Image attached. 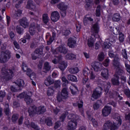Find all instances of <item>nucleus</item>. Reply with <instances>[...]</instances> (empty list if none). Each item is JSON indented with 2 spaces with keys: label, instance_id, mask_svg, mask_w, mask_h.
<instances>
[{
  "label": "nucleus",
  "instance_id": "c756f323",
  "mask_svg": "<svg viewBox=\"0 0 130 130\" xmlns=\"http://www.w3.org/2000/svg\"><path fill=\"white\" fill-rule=\"evenodd\" d=\"M123 73H124V71L121 68L119 67L118 68H116L115 75H117V76H122Z\"/></svg>",
  "mask_w": 130,
  "mask_h": 130
},
{
  "label": "nucleus",
  "instance_id": "412c9836",
  "mask_svg": "<svg viewBox=\"0 0 130 130\" xmlns=\"http://www.w3.org/2000/svg\"><path fill=\"white\" fill-rule=\"evenodd\" d=\"M58 68L60 71L63 72V71H64V70L68 68V62H66L65 61H61L59 64Z\"/></svg>",
  "mask_w": 130,
  "mask_h": 130
},
{
  "label": "nucleus",
  "instance_id": "e433bc0d",
  "mask_svg": "<svg viewBox=\"0 0 130 130\" xmlns=\"http://www.w3.org/2000/svg\"><path fill=\"white\" fill-rule=\"evenodd\" d=\"M96 17H100L101 16V5H98L95 10Z\"/></svg>",
  "mask_w": 130,
  "mask_h": 130
},
{
  "label": "nucleus",
  "instance_id": "2f4dec72",
  "mask_svg": "<svg viewBox=\"0 0 130 130\" xmlns=\"http://www.w3.org/2000/svg\"><path fill=\"white\" fill-rule=\"evenodd\" d=\"M54 94V89L53 88V86H50L48 88L47 91V96H52Z\"/></svg>",
  "mask_w": 130,
  "mask_h": 130
},
{
  "label": "nucleus",
  "instance_id": "3c124183",
  "mask_svg": "<svg viewBox=\"0 0 130 130\" xmlns=\"http://www.w3.org/2000/svg\"><path fill=\"white\" fill-rule=\"evenodd\" d=\"M91 120L93 127H97L98 126V121H96V119L92 118Z\"/></svg>",
  "mask_w": 130,
  "mask_h": 130
},
{
  "label": "nucleus",
  "instance_id": "7ed1b4c3",
  "mask_svg": "<svg viewBox=\"0 0 130 130\" xmlns=\"http://www.w3.org/2000/svg\"><path fill=\"white\" fill-rule=\"evenodd\" d=\"M68 119H71V121L68 122V130H75L77 128L78 125V122L77 121V117L74 114H70L68 116Z\"/></svg>",
  "mask_w": 130,
  "mask_h": 130
},
{
  "label": "nucleus",
  "instance_id": "ddd939ff",
  "mask_svg": "<svg viewBox=\"0 0 130 130\" xmlns=\"http://www.w3.org/2000/svg\"><path fill=\"white\" fill-rule=\"evenodd\" d=\"M113 67L114 69H118L120 68V62L119 61V57L118 56H116L113 60Z\"/></svg>",
  "mask_w": 130,
  "mask_h": 130
},
{
  "label": "nucleus",
  "instance_id": "a18cd8bd",
  "mask_svg": "<svg viewBox=\"0 0 130 130\" xmlns=\"http://www.w3.org/2000/svg\"><path fill=\"white\" fill-rule=\"evenodd\" d=\"M113 33L114 35H119L121 32H120L118 27H115L113 28Z\"/></svg>",
  "mask_w": 130,
  "mask_h": 130
},
{
  "label": "nucleus",
  "instance_id": "2eb2a0df",
  "mask_svg": "<svg viewBox=\"0 0 130 130\" xmlns=\"http://www.w3.org/2000/svg\"><path fill=\"white\" fill-rule=\"evenodd\" d=\"M99 25L98 24V23H95L92 25V31L93 32V36H95L96 35L98 34L99 33Z\"/></svg>",
  "mask_w": 130,
  "mask_h": 130
},
{
  "label": "nucleus",
  "instance_id": "de8ad7c7",
  "mask_svg": "<svg viewBox=\"0 0 130 130\" xmlns=\"http://www.w3.org/2000/svg\"><path fill=\"white\" fill-rule=\"evenodd\" d=\"M119 41L120 43H122L124 41V35L122 32L119 34Z\"/></svg>",
  "mask_w": 130,
  "mask_h": 130
},
{
  "label": "nucleus",
  "instance_id": "a19ab883",
  "mask_svg": "<svg viewBox=\"0 0 130 130\" xmlns=\"http://www.w3.org/2000/svg\"><path fill=\"white\" fill-rule=\"evenodd\" d=\"M53 84V88H54V89H58L59 88H60V81L57 80L55 81V82L54 81Z\"/></svg>",
  "mask_w": 130,
  "mask_h": 130
},
{
  "label": "nucleus",
  "instance_id": "1a4fd4ad",
  "mask_svg": "<svg viewBox=\"0 0 130 130\" xmlns=\"http://www.w3.org/2000/svg\"><path fill=\"white\" fill-rule=\"evenodd\" d=\"M119 76L116 74H114L113 77L111 79V83L113 86H119L120 84L119 82Z\"/></svg>",
  "mask_w": 130,
  "mask_h": 130
},
{
  "label": "nucleus",
  "instance_id": "dca6fc26",
  "mask_svg": "<svg viewBox=\"0 0 130 130\" xmlns=\"http://www.w3.org/2000/svg\"><path fill=\"white\" fill-rule=\"evenodd\" d=\"M19 23L23 28H27L29 26V22H28L26 17H23L22 19L19 20Z\"/></svg>",
  "mask_w": 130,
  "mask_h": 130
},
{
  "label": "nucleus",
  "instance_id": "f3484780",
  "mask_svg": "<svg viewBox=\"0 0 130 130\" xmlns=\"http://www.w3.org/2000/svg\"><path fill=\"white\" fill-rule=\"evenodd\" d=\"M54 83V80L51 78V76H48L44 81V84L47 87L50 86V85H52Z\"/></svg>",
  "mask_w": 130,
  "mask_h": 130
},
{
  "label": "nucleus",
  "instance_id": "20e7f679",
  "mask_svg": "<svg viewBox=\"0 0 130 130\" xmlns=\"http://www.w3.org/2000/svg\"><path fill=\"white\" fill-rule=\"evenodd\" d=\"M11 58V51L8 50L1 51L0 54V62L1 63H6L9 61V59Z\"/></svg>",
  "mask_w": 130,
  "mask_h": 130
},
{
  "label": "nucleus",
  "instance_id": "603ef678",
  "mask_svg": "<svg viewBox=\"0 0 130 130\" xmlns=\"http://www.w3.org/2000/svg\"><path fill=\"white\" fill-rule=\"evenodd\" d=\"M109 62H110V60L109 58H107L103 61V65L104 67L107 68L109 66Z\"/></svg>",
  "mask_w": 130,
  "mask_h": 130
},
{
  "label": "nucleus",
  "instance_id": "49530a36",
  "mask_svg": "<svg viewBox=\"0 0 130 130\" xmlns=\"http://www.w3.org/2000/svg\"><path fill=\"white\" fill-rule=\"evenodd\" d=\"M63 96L64 95H63L61 94H58L57 95V101H58V102H61V101H62V100H66L67 99H64Z\"/></svg>",
  "mask_w": 130,
  "mask_h": 130
},
{
  "label": "nucleus",
  "instance_id": "6e6d98bb",
  "mask_svg": "<svg viewBox=\"0 0 130 130\" xmlns=\"http://www.w3.org/2000/svg\"><path fill=\"white\" fill-rule=\"evenodd\" d=\"M21 69H22L23 72H26L29 68H28V66H27V64L26 63H25L24 62H23L22 63Z\"/></svg>",
  "mask_w": 130,
  "mask_h": 130
},
{
  "label": "nucleus",
  "instance_id": "f704fd0d",
  "mask_svg": "<svg viewBox=\"0 0 130 130\" xmlns=\"http://www.w3.org/2000/svg\"><path fill=\"white\" fill-rule=\"evenodd\" d=\"M33 7H34V4H33V1L28 0L26 8L28 9V10H33Z\"/></svg>",
  "mask_w": 130,
  "mask_h": 130
},
{
  "label": "nucleus",
  "instance_id": "5701e85b",
  "mask_svg": "<svg viewBox=\"0 0 130 130\" xmlns=\"http://www.w3.org/2000/svg\"><path fill=\"white\" fill-rule=\"evenodd\" d=\"M51 69V66H50V65L49 64V62L47 61L45 62L44 64V67H43L44 73H47L48 72H49Z\"/></svg>",
  "mask_w": 130,
  "mask_h": 130
},
{
  "label": "nucleus",
  "instance_id": "bf43d9fd",
  "mask_svg": "<svg viewBox=\"0 0 130 130\" xmlns=\"http://www.w3.org/2000/svg\"><path fill=\"white\" fill-rule=\"evenodd\" d=\"M61 123H60V121H57L55 123V125L54 126V128L55 129H57L58 128V127H60Z\"/></svg>",
  "mask_w": 130,
  "mask_h": 130
},
{
  "label": "nucleus",
  "instance_id": "f257e3e1",
  "mask_svg": "<svg viewBox=\"0 0 130 130\" xmlns=\"http://www.w3.org/2000/svg\"><path fill=\"white\" fill-rule=\"evenodd\" d=\"M110 87H111L110 83H107L104 82L103 85L102 86V87L98 86L94 90H93L91 97H92V98H94L95 100H97V99L101 97L103 89L105 92L107 93H108V92H109V89H110Z\"/></svg>",
  "mask_w": 130,
  "mask_h": 130
},
{
  "label": "nucleus",
  "instance_id": "f8f14e48",
  "mask_svg": "<svg viewBox=\"0 0 130 130\" xmlns=\"http://www.w3.org/2000/svg\"><path fill=\"white\" fill-rule=\"evenodd\" d=\"M77 44V41L73 38H70L68 39V46L70 47V48H75Z\"/></svg>",
  "mask_w": 130,
  "mask_h": 130
},
{
  "label": "nucleus",
  "instance_id": "37998d69",
  "mask_svg": "<svg viewBox=\"0 0 130 130\" xmlns=\"http://www.w3.org/2000/svg\"><path fill=\"white\" fill-rule=\"evenodd\" d=\"M108 40L109 42H111L112 43H115V42L116 41V37L112 35L110 36Z\"/></svg>",
  "mask_w": 130,
  "mask_h": 130
},
{
  "label": "nucleus",
  "instance_id": "0eeeda50",
  "mask_svg": "<svg viewBox=\"0 0 130 130\" xmlns=\"http://www.w3.org/2000/svg\"><path fill=\"white\" fill-rule=\"evenodd\" d=\"M112 110V108H111V107L108 106H105L102 111V115L105 117H106L111 113Z\"/></svg>",
  "mask_w": 130,
  "mask_h": 130
},
{
  "label": "nucleus",
  "instance_id": "052dcab7",
  "mask_svg": "<svg viewBox=\"0 0 130 130\" xmlns=\"http://www.w3.org/2000/svg\"><path fill=\"white\" fill-rule=\"evenodd\" d=\"M88 70H89V69H88V68H85L83 70V74L84 76H89L90 75V72H89V71Z\"/></svg>",
  "mask_w": 130,
  "mask_h": 130
},
{
  "label": "nucleus",
  "instance_id": "6ab92c4d",
  "mask_svg": "<svg viewBox=\"0 0 130 130\" xmlns=\"http://www.w3.org/2000/svg\"><path fill=\"white\" fill-rule=\"evenodd\" d=\"M100 66H101L100 62H95L92 64L91 67L93 69L94 72H99L100 71H101Z\"/></svg>",
  "mask_w": 130,
  "mask_h": 130
},
{
  "label": "nucleus",
  "instance_id": "a211bd4d",
  "mask_svg": "<svg viewBox=\"0 0 130 130\" xmlns=\"http://www.w3.org/2000/svg\"><path fill=\"white\" fill-rule=\"evenodd\" d=\"M76 59L77 55L73 53H67L66 55V59H67L68 60H75V59Z\"/></svg>",
  "mask_w": 130,
  "mask_h": 130
},
{
  "label": "nucleus",
  "instance_id": "6e6552de",
  "mask_svg": "<svg viewBox=\"0 0 130 130\" xmlns=\"http://www.w3.org/2000/svg\"><path fill=\"white\" fill-rule=\"evenodd\" d=\"M93 21H94V19L92 18L89 14H86L83 18V24L84 26H87L90 23H92Z\"/></svg>",
  "mask_w": 130,
  "mask_h": 130
},
{
  "label": "nucleus",
  "instance_id": "7c9ffc66",
  "mask_svg": "<svg viewBox=\"0 0 130 130\" xmlns=\"http://www.w3.org/2000/svg\"><path fill=\"white\" fill-rule=\"evenodd\" d=\"M15 84L17 85L19 88H23V87H24V85H25V82L22 79H18L16 81Z\"/></svg>",
  "mask_w": 130,
  "mask_h": 130
},
{
  "label": "nucleus",
  "instance_id": "423d86ee",
  "mask_svg": "<svg viewBox=\"0 0 130 130\" xmlns=\"http://www.w3.org/2000/svg\"><path fill=\"white\" fill-rule=\"evenodd\" d=\"M2 75H4V79L6 81H10L14 77V71L13 69H9L8 72L7 71L2 72Z\"/></svg>",
  "mask_w": 130,
  "mask_h": 130
},
{
  "label": "nucleus",
  "instance_id": "72a5a7b5",
  "mask_svg": "<svg viewBox=\"0 0 130 130\" xmlns=\"http://www.w3.org/2000/svg\"><path fill=\"white\" fill-rule=\"evenodd\" d=\"M61 94L63 96L64 99H68L69 92H68V89L66 87H64L62 89Z\"/></svg>",
  "mask_w": 130,
  "mask_h": 130
},
{
  "label": "nucleus",
  "instance_id": "8fccbe9b",
  "mask_svg": "<svg viewBox=\"0 0 130 130\" xmlns=\"http://www.w3.org/2000/svg\"><path fill=\"white\" fill-rule=\"evenodd\" d=\"M45 122L48 126H51L52 125V120L49 118L45 119Z\"/></svg>",
  "mask_w": 130,
  "mask_h": 130
},
{
  "label": "nucleus",
  "instance_id": "79ce46f5",
  "mask_svg": "<svg viewBox=\"0 0 130 130\" xmlns=\"http://www.w3.org/2000/svg\"><path fill=\"white\" fill-rule=\"evenodd\" d=\"M68 114L69 112H65L64 113L61 114V115L60 116V120H61V122H63L64 121V120L66 119Z\"/></svg>",
  "mask_w": 130,
  "mask_h": 130
},
{
  "label": "nucleus",
  "instance_id": "473e14b6",
  "mask_svg": "<svg viewBox=\"0 0 130 130\" xmlns=\"http://www.w3.org/2000/svg\"><path fill=\"white\" fill-rule=\"evenodd\" d=\"M80 103L78 102V107L79 110V112L81 113H84V108H83V106H84V102L82 100L80 101Z\"/></svg>",
  "mask_w": 130,
  "mask_h": 130
},
{
  "label": "nucleus",
  "instance_id": "0e129e2a",
  "mask_svg": "<svg viewBox=\"0 0 130 130\" xmlns=\"http://www.w3.org/2000/svg\"><path fill=\"white\" fill-rule=\"evenodd\" d=\"M61 81L62 83H63V86H66V84H68L69 83V80H68L64 76L61 78Z\"/></svg>",
  "mask_w": 130,
  "mask_h": 130
},
{
  "label": "nucleus",
  "instance_id": "4c0bfd02",
  "mask_svg": "<svg viewBox=\"0 0 130 130\" xmlns=\"http://www.w3.org/2000/svg\"><path fill=\"white\" fill-rule=\"evenodd\" d=\"M18 119H19V115L18 114H14L12 116L11 120L13 123H16Z\"/></svg>",
  "mask_w": 130,
  "mask_h": 130
},
{
  "label": "nucleus",
  "instance_id": "680f3d73",
  "mask_svg": "<svg viewBox=\"0 0 130 130\" xmlns=\"http://www.w3.org/2000/svg\"><path fill=\"white\" fill-rule=\"evenodd\" d=\"M24 121V117L21 116L18 119V125H22Z\"/></svg>",
  "mask_w": 130,
  "mask_h": 130
},
{
  "label": "nucleus",
  "instance_id": "393cba45",
  "mask_svg": "<svg viewBox=\"0 0 130 130\" xmlns=\"http://www.w3.org/2000/svg\"><path fill=\"white\" fill-rule=\"evenodd\" d=\"M43 49H44V46H40L35 50V53L38 55H42L43 54Z\"/></svg>",
  "mask_w": 130,
  "mask_h": 130
},
{
  "label": "nucleus",
  "instance_id": "a878e982",
  "mask_svg": "<svg viewBox=\"0 0 130 130\" xmlns=\"http://www.w3.org/2000/svg\"><path fill=\"white\" fill-rule=\"evenodd\" d=\"M42 21L44 24H47L49 22V17L47 13H44L42 15Z\"/></svg>",
  "mask_w": 130,
  "mask_h": 130
},
{
  "label": "nucleus",
  "instance_id": "c85d7f7f",
  "mask_svg": "<svg viewBox=\"0 0 130 130\" xmlns=\"http://www.w3.org/2000/svg\"><path fill=\"white\" fill-rule=\"evenodd\" d=\"M67 78L69 81H71V82H77L78 81V80L77 79V77L72 74L68 75Z\"/></svg>",
  "mask_w": 130,
  "mask_h": 130
},
{
  "label": "nucleus",
  "instance_id": "f03ea898",
  "mask_svg": "<svg viewBox=\"0 0 130 130\" xmlns=\"http://www.w3.org/2000/svg\"><path fill=\"white\" fill-rule=\"evenodd\" d=\"M28 116L33 117L35 114H44L45 112V109L44 107H39L38 108L34 105L30 106L27 109Z\"/></svg>",
  "mask_w": 130,
  "mask_h": 130
},
{
  "label": "nucleus",
  "instance_id": "39448f33",
  "mask_svg": "<svg viewBox=\"0 0 130 130\" xmlns=\"http://www.w3.org/2000/svg\"><path fill=\"white\" fill-rule=\"evenodd\" d=\"M118 128V127L115 124V123H112L111 121L108 120L104 124L103 130H116Z\"/></svg>",
  "mask_w": 130,
  "mask_h": 130
},
{
  "label": "nucleus",
  "instance_id": "bb28decb",
  "mask_svg": "<svg viewBox=\"0 0 130 130\" xmlns=\"http://www.w3.org/2000/svg\"><path fill=\"white\" fill-rule=\"evenodd\" d=\"M112 20L114 22H119L120 21V14L114 13L112 16Z\"/></svg>",
  "mask_w": 130,
  "mask_h": 130
},
{
  "label": "nucleus",
  "instance_id": "13d9d810",
  "mask_svg": "<svg viewBox=\"0 0 130 130\" xmlns=\"http://www.w3.org/2000/svg\"><path fill=\"white\" fill-rule=\"evenodd\" d=\"M13 105L14 108H18V107H20L21 105L18 102L14 101L13 103Z\"/></svg>",
  "mask_w": 130,
  "mask_h": 130
},
{
  "label": "nucleus",
  "instance_id": "09e8293b",
  "mask_svg": "<svg viewBox=\"0 0 130 130\" xmlns=\"http://www.w3.org/2000/svg\"><path fill=\"white\" fill-rule=\"evenodd\" d=\"M111 43L110 42H105L104 43V47L107 48V49H109L111 47Z\"/></svg>",
  "mask_w": 130,
  "mask_h": 130
},
{
  "label": "nucleus",
  "instance_id": "aec40b11",
  "mask_svg": "<svg viewBox=\"0 0 130 130\" xmlns=\"http://www.w3.org/2000/svg\"><path fill=\"white\" fill-rule=\"evenodd\" d=\"M101 76L104 78V79H105L106 80H108V77L109 76V72L108 71V69H104L102 72H101Z\"/></svg>",
  "mask_w": 130,
  "mask_h": 130
},
{
  "label": "nucleus",
  "instance_id": "5fc2aeb1",
  "mask_svg": "<svg viewBox=\"0 0 130 130\" xmlns=\"http://www.w3.org/2000/svg\"><path fill=\"white\" fill-rule=\"evenodd\" d=\"M30 127H32L34 129L37 130L39 129V126L37 125L35 122H31L30 124Z\"/></svg>",
  "mask_w": 130,
  "mask_h": 130
},
{
  "label": "nucleus",
  "instance_id": "ea45409f",
  "mask_svg": "<svg viewBox=\"0 0 130 130\" xmlns=\"http://www.w3.org/2000/svg\"><path fill=\"white\" fill-rule=\"evenodd\" d=\"M105 55L104 52H101L98 55V59L99 61H103L104 60Z\"/></svg>",
  "mask_w": 130,
  "mask_h": 130
},
{
  "label": "nucleus",
  "instance_id": "864d4df0",
  "mask_svg": "<svg viewBox=\"0 0 130 130\" xmlns=\"http://www.w3.org/2000/svg\"><path fill=\"white\" fill-rule=\"evenodd\" d=\"M88 71L89 72V78L90 80H94L95 78H96L95 74H94V72L92 71H90V70H88Z\"/></svg>",
  "mask_w": 130,
  "mask_h": 130
},
{
  "label": "nucleus",
  "instance_id": "9d476101",
  "mask_svg": "<svg viewBox=\"0 0 130 130\" xmlns=\"http://www.w3.org/2000/svg\"><path fill=\"white\" fill-rule=\"evenodd\" d=\"M59 13L57 11H53L51 14V20L53 22H57L59 20Z\"/></svg>",
  "mask_w": 130,
  "mask_h": 130
},
{
  "label": "nucleus",
  "instance_id": "4be33fe9",
  "mask_svg": "<svg viewBox=\"0 0 130 130\" xmlns=\"http://www.w3.org/2000/svg\"><path fill=\"white\" fill-rule=\"evenodd\" d=\"M26 75L31 80H33L35 78V73L32 72V70L28 68L26 71Z\"/></svg>",
  "mask_w": 130,
  "mask_h": 130
},
{
  "label": "nucleus",
  "instance_id": "cd10ccee",
  "mask_svg": "<svg viewBox=\"0 0 130 130\" xmlns=\"http://www.w3.org/2000/svg\"><path fill=\"white\" fill-rule=\"evenodd\" d=\"M70 90L72 95H76V94H77V92H78V87L75 85L70 86Z\"/></svg>",
  "mask_w": 130,
  "mask_h": 130
},
{
  "label": "nucleus",
  "instance_id": "58836bf2",
  "mask_svg": "<svg viewBox=\"0 0 130 130\" xmlns=\"http://www.w3.org/2000/svg\"><path fill=\"white\" fill-rule=\"evenodd\" d=\"M71 74H78L79 73V68L78 67L72 68L69 70Z\"/></svg>",
  "mask_w": 130,
  "mask_h": 130
},
{
  "label": "nucleus",
  "instance_id": "69168bd1",
  "mask_svg": "<svg viewBox=\"0 0 130 130\" xmlns=\"http://www.w3.org/2000/svg\"><path fill=\"white\" fill-rule=\"evenodd\" d=\"M70 34H71V30H70V29H67L64 31L62 32V35H63V36H66V37H67V36H69Z\"/></svg>",
  "mask_w": 130,
  "mask_h": 130
},
{
  "label": "nucleus",
  "instance_id": "9b49d317",
  "mask_svg": "<svg viewBox=\"0 0 130 130\" xmlns=\"http://www.w3.org/2000/svg\"><path fill=\"white\" fill-rule=\"evenodd\" d=\"M38 30V26H36L35 23H32L29 26V32L31 36H33V35H34L36 32H37Z\"/></svg>",
  "mask_w": 130,
  "mask_h": 130
},
{
  "label": "nucleus",
  "instance_id": "c9c22d12",
  "mask_svg": "<svg viewBox=\"0 0 130 130\" xmlns=\"http://www.w3.org/2000/svg\"><path fill=\"white\" fill-rule=\"evenodd\" d=\"M88 47H93L94 46V38L91 37L87 41Z\"/></svg>",
  "mask_w": 130,
  "mask_h": 130
},
{
  "label": "nucleus",
  "instance_id": "338daca9",
  "mask_svg": "<svg viewBox=\"0 0 130 130\" xmlns=\"http://www.w3.org/2000/svg\"><path fill=\"white\" fill-rule=\"evenodd\" d=\"M16 32L18 34L21 35V34H22V28L19 26H17L16 27Z\"/></svg>",
  "mask_w": 130,
  "mask_h": 130
},
{
  "label": "nucleus",
  "instance_id": "b1692460",
  "mask_svg": "<svg viewBox=\"0 0 130 130\" xmlns=\"http://www.w3.org/2000/svg\"><path fill=\"white\" fill-rule=\"evenodd\" d=\"M57 50L58 52H60V53H63V54H67L68 53V49L66 48V47L63 46H59L57 48Z\"/></svg>",
  "mask_w": 130,
  "mask_h": 130
},
{
  "label": "nucleus",
  "instance_id": "e2e57ef3",
  "mask_svg": "<svg viewBox=\"0 0 130 130\" xmlns=\"http://www.w3.org/2000/svg\"><path fill=\"white\" fill-rule=\"evenodd\" d=\"M54 41V38H52V37L49 38V40H46L48 45H50V44H51Z\"/></svg>",
  "mask_w": 130,
  "mask_h": 130
},
{
  "label": "nucleus",
  "instance_id": "c03bdc74",
  "mask_svg": "<svg viewBox=\"0 0 130 130\" xmlns=\"http://www.w3.org/2000/svg\"><path fill=\"white\" fill-rule=\"evenodd\" d=\"M6 96V92L5 91H0V102L4 101V98Z\"/></svg>",
  "mask_w": 130,
  "mask_h": 130
},
{
  "label": "nucleus",
  "instance_id": "4468645a",
  "mask_svg": "<svg viewBox=\"0 0 130 130\" xmlns=\"http://www.w3.org/2000/svg\"><path fill=\"white\" fill-rule=\"evenodd\" d=\"M57 8L61 11V12H66L68 10V5H66L64 2L60 3L57 5Z\"/></svg>",
  "mask_w": 130,
  "mask_h": 130
},
{
  "label": "nucleus",
  "instance_id": "774afa93",
  "mask_svg": "<svg viewBox=\"0 0 130 130\" xmlns=\"http://www.w3.org/2000/svg\"><path fill=\"white\" fill-rule=\"evenodd\" d=\"M13 44L14 45V47H15L16 49H20V45L18 44V42H17V41H14Z\"/></svg>",
  "mask_w": 130,
  "mask_h": 130
},
{
  "label": "nucleus",
  "instance_id": "4d7b16f0",
  "mask_svg": "<svg viewBox=\"0 0 130 130\" xmlns=\"http://www.w3.org/2000/svg\"><path fill=\"white\" fill-rule=\"evenodd\" d=\"M124 94L128 98H130V90L129 89H125L124 90Z\"/></svg>",
  "mask_w": 130,
  "mask_h": 130
}]
</instances>
